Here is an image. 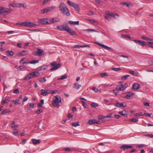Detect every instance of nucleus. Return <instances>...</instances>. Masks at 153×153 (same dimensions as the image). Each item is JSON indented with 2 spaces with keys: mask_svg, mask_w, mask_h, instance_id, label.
I'll return each instance as SVG.
<instances>
[{
  "mask_svg": "<svg viewBox=\"0 0 153 153\" xmlns=\"http://www.w3.org/2000/svg\"><path fill=\"white\" fill-rule=\"evenodd\" d=\"M59 19L58 17H55L52 19H49L48 22L49 24L53 23L55 22H59Z\"/></svg>",
  "mask_w": 153,
  "mask_h": 153,
  "instance_id": "obj_12",
  "label": "nucleus"
},
{
  "mask_svg": "<svg viewBox=\"0 0 153 153\" xmlns=\"http://www.w3.org/2000/svg\"><path fill=\"white\" fill-rule=\"evenodd\" d=\"M95 120L92 119L89 120L87 122L88 124L92 125L95 123Z\"/></svg>",
  "mask_w": 153,
  "mask_h": 153,
  "instance_id": "obj_26",
  "label": "nucleus"
},
{
  "mask_svg": "<svg viewBox=\"0 0 153 153\" xmlns=\"http://www.w3.org/2000/svg\"><path fill=\"white\" fill-rule=\"evenodd\" d=\"M10 109H5L1 112V114L4 115L7 113L10 112Z\"/></svg>",
  "mask_w": 153,
  "mask_h": 153,
  "instance_id": "obj_28",
  "label": "nucleus"
},
{
  "mask_svg": "<svg viewBox=\"0 0 153 153\" xmlns=\"http://www.w3.org/2000/svg\"><path fill=\"white\" fill-rule=\"evenodd\" d=\"M105 13L106 15L105 16V18L108 21H110L111 19L110 17L115 18L116 16L117 17L119 16V15L116 13H111L108 11L106 12Z\"/></svg>",
  "mask_w": 153,
  "mask_h": 153,
  "instance_id": "obj_3",
  "label": "nucleus"
},
{
  "mask_svg": "<svg viewBox=\"0 0 153 153\" xmlns=\"http://www.w3.org/2000/svg\"><path fill=\"white\" fill-rule=\"evenodd\" d=\"M12 10L10 9L3 7H0V13L10 12Z\"/></svg>",
  "mask_w": 153,
  "mask_h": 153,
  "instance_id": "obj_7",
  "label": "nucleus"
},
{
  "mask_svg": "<svg viewBox=\"0 0 153 153\" xmlns=\"http://www.w3.org/2000/svg\"><path fill=\"white\" fill-rule=\"evenodd\" d=\"M61 103L62 100L60 97L56 96L53 97L52 101V104L54 106L58 108L60 106L59 103Z\"/></svg>",
  "mask_w": 153,
  "mask_h": 153,
  "instance_id": "obj_2",
  "label": "nucleus"
},
{
  "mask_svg": "<svg viewBox=\"0 0 153 153\" xmlns=\"http://www.w3.org/2000/svg\"><path fill=\"white\" fill-rule=\"evenodd\" d=\"M112 114L111 113L108 114V115L105 116V118L111 117Z\"/></svg>",
  "mask_w": 153,
  "mask_h": 153,
  "instance_id": "obj_58",
  "label": "nucleus"
},
{
  "mask_svg": "<svg viewBox=\"0 0 153 153\" xmlns=\"http://www.w3.org/2000/svg\"><path fill=\"white\" fill-rule=\"evenodd\" d=\"M37 49L38 51V53L39 54L40 56H42V53L43 52V51L42 50L39 48H37Z\"/></svg>",
  "mask_w": 153,
  "mask_h": 153,
  "instance_id": "obj_30",
  "label": "nucleus"
},
{
  "mask_svg": "<svg viewBox=\"0 0 153 153\" xmlns=\"http://www.w3.org/2000/svg\"><path fill=\"white\" fill-rule=\"evenodd\" d=\"M67 2L70 6L72 7H73V6H74V5H75V4H76L75 3L69 0H68L67 1Z\"/></svg>",
  "mask_w": 153,
  "mask_h": 153,
  "instance_id": "obj_33",
  "label": "nucleus"
},
{
  "mask_svg": "<svg viewBox=\"0 0 153 153\" xmlns=\"http://www.w3.org/2000/svg\"><path fill=\"white\" fill-rule=\"evenodd\" d=\"M101 76L102 77H103L105 76H108L107 74L106 73H101L100 74Z\"/></svg>",
  "mask_w": 153,
  "mask_h": 153,
  "instance_id": "obj_55",
  "label": "nucleus"
},
{
  "mask_svg": "<svg viewBox=\"0 0 153 153\" xmlns=\"http://www.w3.org/2000/svg\"><path fill=\"white\" fill-rule=\"evenodd\" d=\"M129 75H126L121 77V79L122 80H125L127 79L130 76Z\"/></svg>",
  "mask_w": 153,
  "mask_h": 153,
  "instance_id": "obj_34",
  "label": "nucleus"
},
{
  "mask_svg": "<svg viewBox=\"0 0 153 153\" xmlns=\"http://www.w3.org/2000/svg\"><path fill=\"white\" fill-rule=\"evenodd\" d=\"M43 111L42 109H39L38 110L36 111V113L37 114H39L41 112H42Z\"/></svg>",
  "mask_w": 153,
  "mask_h": 153,
  "instance_id": "obj_54",
  "label": "nucleus"
},
{
  "mask_svg": "<svg viewBox=\"0 0 153 153\" xmlns=\"http://www.w3.org/2000/svg\"><path fill=\"white\" fill-rule=\"evenodd\" d=\"M143 114H142V112H140V113H136L135 114V116L136 117H139V116H143Z\"/></svg>",
  "mask_w": 153,
  "mask_h": 153,
  "instance_id": "obj_50",
  "label": "nucleus"
},
{
  "mask_svg": "<svg viewBox=\"0 0 153 153\" xmlns=\"http://www.w3.org/2000/svg\"><path fill=\"white\" fill-rule=\"evenodd\" d=\"M33 72L29 73L27 76H26L24 78V80H28L29 79L34 77L35 76Z\"/></svg>",
  "mask_w": 153,
  "mask_h": 153,
  "instance_id": "obj_10",
  "label": "nucleus"
},
{
  "mask_svg": "<svg viewBox=\"0 0 153 153\" xmlns=\"http://www.w3.org/2000/svg\"><path fill=\"white\" fill-rule=\"evenodd\" d=\"M39 81L41 82H44L46 81L45 77H44L43 78H39Z\"/></svg>",
  "mask_w": 153,
  "mask_h": 153,
  "instance_id": "obj_32",
  "label": "nucleus"
},
{
  "mask_svg": "<svg viewBox=\"0 0 153 153\" xmlns=\"http://www.w3.org/2000/svg\"><path fill=\"white\" fill-rule=\"evenodd\" d=\"M82 85L78 83H74L73 86V87L77 90H78L79 88L81 87Z\"/></svg>",
  "mask_w": 153,
  "mask_h": 153,
  "instance_id": "obj_22",
  "label": "nucleus"
},
{
  "mask_svg": "<svg viewBox=\"0 0 153 153\" xmlns=\"http://www.w3.org/2000/svg\"><path fill=\"white\" fill-rule=\"evenodd\" d=\"M39 61L38 60H34L29 62V63L30 64H35L38 63Z\"/></svg>",
  "mask_w": 153,
  "mask_h": 153,
  "instance_id": "obj_44",
  "label": "nucleus"
},
{
  "mask_svg": "<svg viewBox=\"0 0 153 153\" xmlns=\"http://www.w3.org/2000/svg\"><path fill=\"white\" fill-rule=\"evenodd\" d=\"M120 148L123 149V150L125 151L126 149L132 148V147L130 145H122L120 147Z\"/></svg>",
  "mask_w": 153,
  "mask_h": 153,
  "instance_id": "obj_13",
  "label": "nucleus"
},
{
  "mask_svg": "<svg viewBox=\"0 0 153 153\" xmlns=\"http://www.w3.org/2000/svg\"><path fill=\"white\" fill-rule=\"evenodd\" d=\"M112 70L115 71H120L121 70V69L120 68H112Z\"/></svg>",
  "mask_w": 153,
  "mask_h": 153,
  "instance_id": "obj_45",
  "label": "nucleus"
},
{
  "mask_svg": "<svg viewBox=\"0 0 153 153\" xmlns=\"http://www.w3.org/2000/svg\"><path fill=\"white\" fill-rule=\"evenodd\" d=\"M92 89L95 92H97L98 91V89L95 87H93L92 88Z\"/></svg>",
  "mask_w": 153,
  "mask_h": 153,
  "instance_id": "obj_59",
  "label": "nucleus"
},
{
  "mask_svg": "<svg viewBox=\"0 0 153 153\" xmlns=\"http://www.w3.org/2000/svg\"><path fill=\"white\" fill-rule=\"evenodd\" d=\"M14 54V53L12 51H8L6 52V55L9 56H12Z\"/></svg>",
  "mask_w": 153,
  "mask_h": 153,
  "instance_id": "obj_25",
  "label": "nucleus"
},
{
  "mask_svg": "<svg viewBox=\"0 0 153 153\" xmlns=\"http://www.w3.org/2000/svg\"><path fill=\"white\" fill-rule=\"evenodd\" d=\"M41 93L40 94L42 95L45 96L47 95L48 94H50L51 92V90H49L48 89H42L41 90Z\"/></svg>",
  "mask_w": 153,
  "mask_h": 153,
  "instance_id": "obj_8",
  "label": "nucleus"
},
{
  "mask_svg": "<svg viewBox=\"0 0 153 153\" xmlns=\"http://www.w3.org/2000/svg\"><path fill=\"white\" fill-rule=\"evenodd\" d=\"M26 54L25 53H24L22 51L18 53L17 55L19 56H24Z\"/></svg>",
  "mask_w": 153,
  "mask_h": 153,
  "instance_id": "obj_46",
  "label": "nucleus"
},
{
  "mask_svg": "<svg viewBox=\"0 0 153 153\" xmlns=\"http://www.w3.org/2000/svg\"><path fill=\"white\" fill-rule=\"evenodd\" d=\"M129 72L133 75L135 76H137V73H135L134 71H129Z\"/></svg>",
  "mask_w": 153,
  "mask_h": 153,
  "instance_id": "obj_41",
  "label": "nucleus"
},
{
  "mask_svg": "<svg viewBox=\"0 0 153 153\" xmlns=\"http://www.w3.org/2000/svg\"><path fill=\"white\" fill-rule=\"evenodd\" d=\"M133 41L136 44H137L143 46L145 45H148V44L146 43V42L142 41L140 40H134Z\"/></svg>",
  "mask_w": 153,
  "mask_h": 153,
  "instance_id": "obj_9",
  "label": "nucleus"
},
{
  "mask_svg": "<svg viewBox=\"0 0 153 153\" xmlns=\"http://www.w3.org/2000/svg\"><path fill=\"white\" fill-rule=\"evenodd\" d=\"M68 117L69 119H70L71 118H72L73 116L70 113H69L68 115Z\"/></svg>",
  "mask_w": 153,
  "mask_h": 153,
  "instance_id": "obj_64",
  "label": "nucleus"
},
{
  "mask_svg": "<svg viewBox=\"0 0 153 153\" xmlns=\"http://www.w3.org/2000/svg\"><path fill=\"white\" fill-rule=\"evenodd\" d=\"M88 21H90L91 23L93 24H94V23L96 22L95 21H94V20L88 19Z\"/></svg>",
  "mask_w": 153,
  "mask_h": 153,
  "instance_id": "obj_61",
  "label": "nucleus"
},
{
  "mask_svg": "<svg viewBox=\"0 0 153 153\" xmlns=\"http://www.w3.org/2000/svg\"><path fill=\"white\" fill-rule=\"evenodd\" d=\"M70 29V28L69 27L68 25H66L64 27V31L65 30L67 32Z\"/></svg>",
  "mask_w": 153,
  "mask_h": 153,
  "instance_id": "obj_36",
  "label": "nucleus"
},
{
  "mask_svg": "<svg viewBox=\"0 0 153 153\" xmlns=\"http://www.w3.org/2000/svg\"><path fill=\"white\" fill-rule=\"evenodd\" d=\"M128 87V83H125L124 84L117 86V89L118 91H123Z\"/></svg>",
  "mask_w": 153,
  "mask_h": 153,
  "instance_id": "obj_4",
  "label": "nucleus"
},
{
  "mask_svg": "<svg viewBox=\"0 0 153 153\" xmlns=\"http://www.w3.org/2000/svg\"><path fill=\"white\" fill-rule=\"evenodd\" d=\"M95 43L96 44H97L98 45L100 46L101 47L103 48H104V49H105L107 50H111L112 49V48H111L108 47V46H107L105 45L101 44L100 43H97V42H96Z\"/></svg>",
  "mask_w": 153,
  "mask_h": 153,
  "instance_id": "obj_14",
  "label": "nucleus"
},
{
  "mask_svg": "<svg viewBox=\"0 0 153 153\" xmlns=\"http://www.w3.org/2000/svg\"><path fill=\"white\" fill-rule=\"evenodd\" d=\"M64 26L63 25H60L57 26V29L58 30L64 31Z\"/></svg>",
  "mask_w": 153,
  "mask_h": 153,
  "instance_id": "obj_35",
  "label": "nucleus"
},
{
  "mask_svg": "<svg viewBox=\"0 0 153 153\" xmlns=\"http://www.w3.org/2000/svg\"><path fill=\"white\" fill-rule=\"evenodd\" d=\"M140 88L139 84L137 83H135L133 85L132 88L134 90H138Z\"/></svg>",
  "mask_w": 153,
  "mask_h": 153,
  "instance_id": "obj_17",
  "label": "nucleus"
},
{
  "mask_svg": "<svg viewBox=\"0 0 153 153\" xmlns=\"http://www.w3.org/2000/svg\"><path fill=\"white\" fill-rule=\"evenodd\" d=\"M33 54L35 56H40L39 54L38 53V52H33Z\"/></svg>",
  "mask_w": 153,
  "mask_h": 153,
  "instance_id": "obj_60",
  "label": "nucleus"
},
{
  "mask_svg": "<svg viewBox=\"0 0 153 153\" xmlns=\"http://www.w3.org/2000/svg\"><path fill=\"white\" fill-rule=\"evenodd\" d=\"M64 150L66 151L72 152L73 149H71L68 148H65L64 149Z\"/></svg>",
  "mask_w": 153,
  "mask_h": 153,
  "instance_id": "obj_49",
  "label": "nucleus"
},
{
  "mask_svg": "<svg viewBox=\"0 0 153 153\" xmlns=\"http://www.w3.org/2000/svg\"><path fill=\"white\" fill-rule=\"evenodd\" d=\"M67 78V76L66 75H64L62 76L61 77L58 78L57 79L58 80H60L63 79H66Z\"/></svg>",
  "mask_w": 153,
  "mask_h": 153,
  "instance_id": "obj_37",
  "label": "nucleus"
},
{
  "mask_svg": "<svg viewBox=\"0 0 153 153\" xmlns=\"http://www.w3.org/2000/svg\"><path fill=\"white\" fill-rule=\"evenodd\" d=\"M49 19H39L38 21V22L39 24L42 25H47L49 24L48 22Z\"/></svg>",
  "mask_w": 153,
  "mask_h": 153,
  "instance_id": "obj_6",
  "label": "nucleus"
},
{
  "mask_svg": "<svg viewBox=\"0 0 153 153\" xmlns=\"http://www.w3.org/2000/svg\"><path fill=\"white\" fill-rule=\"evenodd\" d=\"M61 66V65L60 64H57L55 65L52 68H51L50 69V71H53L54 70H55L58 69Z\"/></svg>",
  "mask_w": 153,
  "mask_h": 153,
  "instance_id": "obj_20",
  "label": "nucleus"
},
{
  "mask_svg": "<svg viewBox=\"0 0 153 153\" xmlns=\"http://www.w3.org/2000/svg\"><path fill=\"white\" fill-rule=\"evenodd\" d=\"M55 8V7L53 6L46 7L44 9L41 10V13L42 14H44L45 13H47L48 12L52 10Z\"/></svg>",
  "mask_w": 153,
  "mask_h": 153,
  "instance_id": "obj_5",
  "label": "nucleus"
},
{
  "mask_svg": "<svg viewBox=\"0 0 153 153\" xmlns=\"http://www.w3.org/2000/svg\"><path fill=\"white\" fill-rule=\"evenodd\" d=\"M129 121L133 122H137L138 121V119H136V118H132L131 119H130L129 120Z\"/></svg>",
  "mask_w": 153,
  "mask_h": 153,
  "instance_id": "obj_52",
  "label": "nucleus"
},
{
  "mask_svg": "<svg viewBox=\"0 0 153 153\" xmlns=\"http://www.w3.org/2000/svg\"><path fill=\"white\" fill-rule=\"evenodd\" d=\"M149 65L151 66L153 65V61H150L148 62Z\"/></svg>",
  "mask_w": 153,
  "mask_h": 153,
  "instance_id": "obj_62",
  "label": "nucleus"
},
{
  "mask_svg": "<svg viewBox=\"0 0 153 153\" xmlns=\"http://www.w3.org/2000/svg\"><path fill=\"white\" fill-rule=\"evenodd\" d=\"M61 66V65L60 64H57L55 65L52 68H51L50 69V71H53L54 70H55L58 69Z\"/></svg>",
  "mask_w": 153,
  "mask_h": 153,
  "instance_id": "obj_21",
  "label": "nucleus"
},
{
  "mask_svg": "<svg viewBox=\"0 0 153 153\" xmlns=\"http://www.w3.org/2000/svg\"><path fill=\"white\" fill-rule=\"evenodd\" d=\"M141 38L145 40L146 41H150L151 39L149 38V37L143 35H142L141 37Z\"/></svg>",
  "mask_w": 153,
  "mask_h": 153,
  "instance_id": "obj_29",
  "label": "nucleus"
},
{
  "mask_svg": "<svg viewBox=\"0 0 153 153\" xmlns=\"http://www.w3.org/2000/svg\"><path fill=\"white\" fill-rule=\"evenodd\" d=\"M16 25H18L21 26H24V22H21L19 23H16Z\"/></svg>",
  "mask_w": 153,
  "mask_h": 153,
  "instance_id": "obj_57",
  "label": "nucleus"
},
{
  "mask_svg": "<svg viewBox=\"0 0 153 153\" xmlns=\"http://www.w3.org/2000/svg\"><path fill=\"white\" fill-rule=\"evenodd\" d=\"M59 8L62 13L67 16H70V13L69 10L65 4L61 3Z\"/></svg>",
  "mask_w": 153,
  "mask_h": 153,
  "instance_id": "obj_1",
  "label": "nucleus"
},
{
  "mask_svg": "<svg viewBox=\"0 0 153 153\" xmlns=\"http://www.w3.org/2000/svg\"><path fill=\"white\" fill-rule=\"evenodd\" d=\"M118 113L119 114L123 116H124L126 117L128 116V114L126 113V110H123L122 111H119Z\"/></svg>",
  "mask_w": 153,
  "mask_h": 153,
  "instance_id": "obj_23",
  "label": "nucleus"
},
{
  "mask_svg": "<svg viewBox=\"0 0 153 153\" xmlns=\"http://www.w3.org/2000/svg\"><path fill=\"white\" fill-rule=\"evenodd\" d=\"M14 103V105H16V103L19 104L20 103L19 100H13L12 101Z\"/></svg>",
  "mask_w": 153,
  "mask_h": 153,
  "instance_id": "obj_43",
  "label": "nucleus"
},
{
  "mask_svg": "<svg viewBox=\"0 0 153 153\" xmlns=\"http://www.w3.org/2000/svg\"><path fill=\"white\" fill-rule=\"evenodd\" d=\"M47 67L48 66L47 65H45L38 67L36 69L38 71H40L46 69Z\"/></svg>",
  "mask_w": 153,
  "mask_h": 153,
  "instance_id": "obj_19",
  "label": "nucleus"
},
{
  "mask_svg": "<svg viewBox=\"0 0 153 153\" xmlns=\"http://www.w3.org/2000/svg\"><path fill=\"white\" fill-rule=\"evenodd\" d=\"M114 105L118 107H125L126 106V104L125 102H122L120 103L117 102L115 103Z\"/></svg>",
  "mask_w": 153,
  "mask_h": 153,
  "instance_id": "obj_15",
  "label": "nucleus"
},
{
  "mask_svg": "<svg viewBox=\"0 0 153 153\" xmlns=\"http://www.w3.org/2000/svg\"><path fill=\"white\" fill-rule=\"evenodd\" d=\"M13 134L14 135H15V136H17L18 134V130L16 129H15L14 130V131L13 133Z\"/></svg>",
  "mask_w": 153,
  "mask_h": 153,
  "instance_id": "obj_40",
  "label": "nucleus"
},
{
  "mask_svg": "<svg viewBox=\"0 0 153 153\" xmlns=\"http://www.w3.org/2000/svg\"><path fill=\"white\" fill-rule=\"evenodd\" d=\"M121 37L123 38H129V39H130V38H131L130 36L129 35H122L121 36Z\"/></svg>",
  "mask_w": 153,
  "mask_h": 153,
  "instance_id": "obj_51",
  "label": "nucleus"
},
{
  "mask_svg": "<svg viewBox=\"0 0 153 153\" xmlns=\"http://www.w3.org/2000/svg\"><path fill=\"white\" fill-rule=\"evenodd\" d=\"M125 94L126 95L124 96V98L127 99H130L131 98V97L133 96L134 94L132 92L128 91L126 92Z\"/></svg>",
  "mask_w": 153,
  "mask_h": 153,
  "instance_id": "obj_11",
  "label": "nucleus"
},
{
  "mask_svg": "<svg viewBox=\"0 0 153 153\" xmlns=\"http://www.w3.org/2000/svg\"><path fill=\"white\" fill-rule=\"evenodd\" d=\"M72 125L74 127H76L79 126L78 122H76L72 123Z\"/></svg>",
  "mask_w": 153,
  "mask_h": 153,
  "instance_id": "obj_39",
  "label": "nucleus"
},
{
  "mask_svg": "<svg viewBox=\"0 0 153 153\" xmlns=\"http://www.w3.org/2000/svg\"><path fill=\"white\" fill-rule=\"evenodd\" d=\"M10 6H11L13 7H21V3H14L10 4L9 5Z\"/></svg>",
  "mask_w": 153,
  "mask_h": 153,
  "instance_id": "obj_16",
  "label": "nucleus"
},
{
  "mask_svg": "<svg viewBox=\"0 0 153 153\" xmlns=\"http://www.w3.org/2000/svg\"><path fill=\"white\" fill-rule=\"evenodd\" d=\"M73 7L77 11H79V5L77 4L76 3L75 5H74Z\"/></svg>",
  "mask_w": 153,
  "mask_h": 153,
  "instance_id": "obj_31",
  "label": "nucleus"
},
{
  "mask_svg": "<svg viewBox=\"0 0 153 153\" xmlns=\"http://www.w3.org/2000/svg\"><path fill=\"white\" fill-rule=\"evenodd\" d=\"M79 21H77L76 22H73L72 21H69L68 22V23L69 24L74 25H79Z\"/></svg>",
  "mask_w": 153,
  "mask_h": 153,
  "instance_id": "obj_27",
  "label": "nucleus"
},
{
  "mask_svg": "<svg viewBox=\"0 0 153 153\" xmlns=\"http://www.w3.org/2000/svg\"><path fill=\"white\" fill-rule=\"evenodd\" d=\"M91 106L93 108H95L96 107L98 106V105L96 103H92L91 104Z\"/></svg>",
  "mask_w": 153,
  "mask_h": 153,
  "instance_id": "obj_53",
  "label": "nucleus"
},
{
  "mask_svg": "<svg viewBox=\"0 0 153 153\" xmlns=\"http://www.w3.org/2000/svg\"><path fill=\"white\" fill-rule=\"evenodd\" d=\"M36 25V24L33 23L31 22H29L28 27H33L35 26Z\"/></svg>",
  "mask_w": 153,
  "mask_h": 153,
  "instance_id": "obj_38",
  "label": "nucleus"
},
{
  "mask_svg": "<svg viewBox=\"0 0 153 153\" xmlns=\"http://www.w3.org/2000/svg\"><path fill=\"white\" fill-rule=\"evenodd\" d=\"M31 141L34 145L38 144L40 143L41 140H37L35 139H33L31 140Z\"/></svg>",
  "mask_w": 153,
  "mask_h": 153,
  "instance_id": "obj_18",
  "label": "nucleus"
},
{
  "mask_svg": "<svg viewBox=\"0 0 153 153\" xmlns=\"http://www.w3.org/2000/svg\"><path fill=\"white\" fill-rule=\"evenodd\" d=\"M67 32L69 33L71 35H76L77 34L76 32L74 30H71V28Z\"/></svg>",
  "mask_w": 153,
  "mask_h": 153,
  "instance_id": "obj_24",
  "label": "nucleus"
},
{
  "mask_svg": "<svg viewBox=\"0 0 153 153\" xmlns=\"http://www.w3.org/2000/svg\"><path fill=\"white\" fill-rule=\"evenodd\" d=\"M33 73H34V76H37V77H38V76H40V73L39 72H38V71H33Z\"/></svg>",
  "mask_w": 153,
  "mask_h": 153,
  "instance_id": "obj_48",
  "label": "nucleus"
},
{
  "mask_svg": "<svg viewBox=\"0 0 153 153\" xmlns=\"http://www.w3.org/2000/svg\"><path fill=\"white\" fill-rule=\"evenodd\" d=\"M22 62H23L22 63V64H23L25 63H26L27 62H26V58H22V59L20 61V63H21Z\"/></svg>",
  "mask_w": 153,
  "mask_h": 153,
  "instance_id": "obj_47",
  "label": "nucleus"
},
{
  "mask_svg": "<svg viewBox=\"0 0 153 153\" xmlns=\"http://www.w3.org/2000/svg\"><path fill=\"white\" fill-rule=\"evenodd\" d=\"M4 98H3L1 102V104L2 105L4 104L5 103H7L8 102L9 100L7 99L5 100H3Z\"/></svg>",
  "mask_w": 153,
  "mask_h": 153,
  "instance_id": "obj_42",
  "label": "nucleus"
},
{
  "mask_svg": "<svg viewBox=\"0 0 153 153\" xmlns=\"http://www.w3.org/2000/svg\"><path fill=\"white\" fill-rule=\"evenodd\" d=\"M88 32H96V31L94 29H88L86 30Z\"/></svg>",
  "mask_w": 153,
  "mask_h": 153,
  "instance_id": "obj_63",
  "label": "nucleus"
},
{
  "mask_svg": "<svg viewBox=\"0 0 153 153\" xmlns=\"http://www.w3.org/2000/svg\"><path fill=\"white\" fill-rule=\"evenodd\" d=\"M105 118V116L103 115H100L98 117V118L100 120H102Z\"/></svg>",
  "mask_w": 153,
  "mask_h": 153,
  "instance_id": "obj_56",
  "label": "nucleus"
}]
</instances>
